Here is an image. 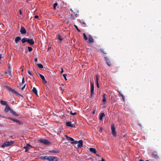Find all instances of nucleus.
I'll return each instance as SVG.
<instances>
[{
  "instance_id": "nucleus-51",
  "label": "nucleus",
  "mask_w": 161,
  "mask_h": 161,
  "mask_svg": "<svg viewBox=\"0 0 161 161\" xmlns=\"http://www.w3.org/2000/svg\"><path fill=\"white\" fill-rule=\"evenodd\" d=\"M97 88H99V83L97 84Z\"/></svg>"
},
{
  "instance_id": "nucleus-54",
  "label": "nucleus",
  "mask_w": 161,
  "mask_h": 161,
  "mask_svg": "<svg viewBox=\"0 0 161 161\" xmlns=\"http://www.w3.org/2000/svg\"><path fill=\"white\" fill-rule=\"evenodd\" d=\"M36 73L37 75H39V74H40L39 73H38L37 72H36Z\"/></svg>"
},
{
  "instance_id": "nucleus-10",
  "label": "nucleus",
  "mask_w": 161,
  "mask_h": 161,
  "mask_svg": "<svg viewBox=\"0 0 161 161\" xmlns=\"http://www.w3.org/2000/svg\"><path fill=\"white\" fill-rule=\"evenodd\" d=\"M104 60L106 61V64L108 66H111V63L109 59L107 57H105Z\"/></svg>"
},
{
  "instance_id": "nucleus-59",
  "label": "nucleus",
  "mask_w": 161,
  "mask_h": 161,
  "mask_svg": "<svg viewBox=\"0 0 161 161\" xmlns=\"http://www.w3.org/2000/svg\"><path fill=\"white\" fill-rule=\"evenodd\" d=\"M140 161H144V160H142V159H140Z\"/></svg>"
},
{
  "instance_id": "nucleus-3",
  "label": "nucleus",
  "mask_w": 161,
  "mask_h": 161,
  "mask_svg": "<svg viewBox=\"0 0 161 161\" xmlns=\"http://www.w3.org/2000/svg\"><path fill=\"white\" fill-rule=\"evenodd\" d=\"M6 87L7 88V89L10 92H12L13 93H14L22 97H23V96H22L21 94H19V93L17 92L14 91V89L11 88L10 87L8 86H6Z\"/></svg>"
},
{
  "instance_id": "nucleus-33",
  "label": "nucleus",
  "mask_w": 161,
  "mask_h": 161,
  "mask_svg": "<svg viewBox=\"0 0 161 161\" xmlns=\"http://www.w3.org/2000/svg\"><path fill=\"white\" fill-rule=\"evenodd\" d=\"M27 47V48L28 49V51L29 52H31L32 51V48L31 47Z\"/></svg>"
},
{
  "instance_id": "nucleus-4",
  "label": "nucleus",
  "mask_w": 161,
  "mask_h": 161,
  "mask_svg": "<svg viewBox=\"0 0 161 161\" xmlns=\"http://www.w3.org/2000/svg\"><path fill=\"white\" fill-rule=\"evenodd\" d=\"M14 142L13 141L6 142L3 144L1 147H8L13 144Z\"/></svg>"
},
{
  "instance_id": "nucleus-45",
  "label": "nucleus",
  "mask_w": 161,
  "mask_h": 161,
  "mask_svg": "<svg viewBox=\"0 0 161 161\" xmlns=\"http://www.w3.org/2000/svg\"><path fill=\"white\" fill-rule=\"evenodd\" d=\"M11 120L14 121L15 122V120H16V119H13V118H9Z\"/></svg>"
},
{
  "instance_id": "nucleus-42",
  "label": "nucleus",
  "mask_w": 161,
  "mask_h": 161,
  "mask_svg": "<svg viewBox=\"0 0 161 161\" xmlns=\"http://www.w3.org/2000/svg\"><path fill=\"white\" fill-rule=\"evenodd\" d=\"M26 84H25L21 88V90H23V89L25 88Z\"/></svg>"
},
{
  "instance_id": "nucleus-12",
  "label": "nucleus",
  "mask_w": 161,
  "mask_h": 161,
  "mask_svg": "<svg viewBox=\"0 0 161 161\" xmlns=\"http://www.w3.org/2000/svg\"><path fill=\"white\" fill-rule=\"evenodd\" d=\"M39 75L42 79V82L44 84H46L47 83V81L45 79L44 76L41 74H39Z\"/></svg>"
},
{
  "instance_id": "nucleus-19",
  "label": "nucleus",
  "mask_w": 161,
  "mask_h": 161,
  "mask_svg": "<svg viewBox=\"0 0 161 161\" xmlns=\"http://www.w3.org/2000/svg\"><path fill=\"white\" fill-rule=\"evenodd\" d=\"M89 151L94 154H96V149L93 148H90L89 149Z\"/></svg>"
},
{
  "instance_id": "nucleus-22",
  "label": "nucleus",
  "mask_w": 161,
  "mask_h": 161,
  "mask_svg": "<svg viewBox=\"0 0 161 161\" xmlns=\"http://www.w3.org/2000/svg\"><path fill=\"white\" fill-rule=\"evenodd\" d=\"M27 38L24 37L22 38L21 40V41L22 43H25V42H27Z\"/></svg>"
},
{
  "instance_id": "nucleus-26",
  "label": "nucleus",
  "mask_w": 161,
  "mask_h": 161,
  "mask_svg": "<svg viewBox=\"0 0 161 161\" xmlns=\"http://www.w3.org/2000/svg\"><path fill=\"white\" fill-rule=\"evenodd\" d=\"M10 112L13 115H14V116H17L18 115H17L15 112H14V110H13L12 109L10 110Z\"/></svg>"
},
{
  "instance_id": "nucleus-48",
  "label": "nucleus",
  "mask_w": 161,
  "mask_h": 161,
  "mask_svg": "<svg viewBox=\"0 0 161 161\" xmlns=\"http://www.w3.org/2000/svg\"><path fill=\"white\" fill-rule=\"evenodd\" d=\"M38 16H37V15H35V16H34V18L35 19H37L38 18Z\"/></svg>"
},
{
  "instance_id": "nucleus-50",
  "label": "nucleus",
  "mask_w": 161,
  "mask_h": 161,
  "mask_svg": "<svg viewBox=\"0 0 161 161\" xmlns=\"http://www.w3.org/2000/svg\"><path fill=\"white\" fill-rule=\"evenodd\" d=\"M103 103L102 104V105L106 103V101H103Z\"/></svg>"
},
{
  "instance_id": "nucleus-55",
  "label": "nucleus",
  "mask_w": 161,
  "mask_h": 161,
  "mask_svg": "<svg viewBox=\"0 0 161 161\" xmlns=\"http://www.w3.org/2000/svg\"><path fill=\"white\" fill-rule=\"evenodd\" d=\"M95 113V111L94 110V111L92 112V114H94Z\"/></svg>"
},
{
  "instance_id": "nucleus-38",
  "label": "nucleus",
  "mask_w": 161,
  "mask_h": 161,
  "mask_svg": "<svg viewBox=\"0 0 161 161\" xmlns=\"http://www.w3.org/2000/svg\"><path fill=\"white\" fill-rule=\"evenodd\" d=\"M98 77L97 76L96 77V84H98Z\"/></svg>"
},
{
  "instance_id": "nucleus-7",
  "label": "nucleus",
  "mask_w": 161,
  "mask_h": 161,
  "mask_svg": "<svg viewBox=\"0 0 161 161\" xmlns=\"http://www.w3.org/2000/svg\"><path fill=\"white\" fill-rule=\"evenodd\" d=\"M20 31L21 34H26V32L25 29L23 26H21Z\"/></svg>"
},
{
  "instance_id": "nucleus-31",
  "label": "nucleus",
  "mask_w": 161,
  "mask_h": 161,
  "mask_svg": "<svg viewBox=\"0 0 161 161\" xmlns=\"http://www.w3.org/2000/svg\"><path fill=\"white\" fill-rule=\"evenodd\" d=\"M0 102L2 105H7L6 101H0Z\"/></svg>"
},
{
  "instance_id": "nucleus-64",
  "label": "nucleus",
  "mask_w": 161,
  "mask_h": 161,
  "mask_svg": "<svg viewBox=\"0 0 161 161\" xmlns=\"http://www.w3.org/2000/svg\"><path fill=\"white\" fill-rule=\"evenodd\" d=\"M146 161H149L148 160H147Z\"/></svg>"
},
{
  "instance_id": "nucleus-63",
  "label": "nucleus",
  "mask_w": 161,
  "mask_h": 161,
  "mask_svg": "<svg viewBox=\"0 0 161 161\" xmlns=\"http://www.w3.org/2000/svg\"><path fill=\"white\" fill-rule=\"evenodd\" d=\"M2 126V125L0 124V126Z\"/></svg>"
},
{
  "instance_id": "nucleus-43",
  "label": "nucleus",
  "mask_w": 161,
  "mask_h": 161,
  "mask_svg": "<svg viewBox=\"0 0 161 161\" xmlns=\"http://www.w3.org/2000/svg\"><path fill=\"white\" fill-rule=\"evenodd\" d=\"M28 74L30 75L31 76H32V74H31V72H30V70H28Z\"/></svg>"
},
{
  "instance_id": "nucleus-14",
  "label": "nucleus",
  "mask_w": 161,
  "mask_h": 161,
  "mask_svg": "<svg viewBox=\"0 0 161 161\" xmlns=\"http://www.w3.org/2000/svg\"><path fill=\"white\" fill-rule=\"evenodd\" d=\"M152 156L153 158H159V156L158 155L157 152L154 151L152 153Z\"/></svg>"
},
{
  "instance_id": "nucleus-40",
  "label": "nucleus",
  "mask_w": 161,
  "mask_h": 161,
  "mask_svg": "<svg viewBox=\"0 0 161 161\" xmlns=\"http://www.w3.org/2000/svg\"><path fill=\"white\" fill-rule=\"evenodd\" d=\"M70 114L72 115H76V112H75V113H72V111L70 112Z\"/></svg>"
},
{
  "instance_id": "nucleus-17",
  "label": "nucleus",
  "mask_w": 161,
  "mask_h": 161,
  "mask_svg": "<svg viewBox=\"0 0 161 161\" xmlns=\"http://www.w3.org/2000/svg\"><path fill=\"white\" fill-rule=\"evenodd\" d=\"M11 110L12 109H11V108L8 106V105H6L5 108L4 109V111L5 112L7 113L9 111H10V110Z\"/></svg>"
},
{
  "instance_id": "nucleus-8",
  "label": "nucleus",
  "mask_w": 161,
  "mask_h": 161,
  "mask_svg": "<svg viewBox=\"0 0 161 161\" xmlns=\"http://www.w3.org/2000/svg\"><path fill=\"white\" fill-rule=\"evenodd\" d=\"M66 125L69 127L75 128V125L74 124H72L70 121H69L66 123Z\"/></svg>"
},
{
  "instance_id": "nucleus-30",
  "label": "nucleus",
  "mask_w": 161,
  "mask_h": 161,
  "mask_svg": "<svg viewBox=\"0 0 161 161\" xmlns=\"http://www.w3.org/2000/svg\"><path fill=\"white\" fill-rule=\"evenodd\" d=\"M83 37H84V39L85 40H88V38L86 36V34L84 33L83 34Z\"/></svg>"
},
{
  "instance_id": "nucleus-20",
  "label": "nucleus",
  "mask_w": 161,
  "mask_h": 161,
  "mask_svg": "<svg viewBox=\"0 0 161 161\" xmlns=\"http://www.w3.org/2000/svg\"><path fill=\"white\" fill-rule=\"evenodd\" d=\"M21 40V38L19 36H17L15 39V42L16 43H17L18 42Z\"/></svg>"
},
{
  "instance_id": "nucleus-15",
  "label": "nucleus",
  "mask_w": 161,
  "mask_h": 161,
  "mask_svg": "<svg viewBox=\"0 0 161 161\" xmlns=\"http://www.w3.org/2000/svg\"><path fill=\"white\" fill-rule=\"evenodd\" d=\"M89 37L88 38V41L90 43H92L94 42V41L93 39L92 38V36L90 35H89Z\"/></svg>"
},
{
  "instance_id": "nucleus-39",
  "label": "nucleus",
  "mask_w": 161,
  "mask_h": 161,
  "mask_svg": "<svg viewBox=\"0 0 161 161\" xmlns=\"http://www.w3.org/2000/svg\"><path fill=\"white\" fill-rule=\"evenodd\" d=\"M70 18L72 19H75V17L72 14L70 15Z\"/></svg>"
},
{
  "instance_id": "nucleus-6",
  "label": "nucleus",
  "mask_w": 161,
  "mask_h": 161,
  "mask_svg": "<svg viewBox=\"0 0 161 161\" xmlns=\"http://www.w3.org/2000/svg\"><path fill=\"white\" fill-rule=\"evenodd\" d=\"M47 160L50 161H57V158L54 156H48Z\"/></svg>"
},
{
  "instance_id": "nucleus-18",
  "label": "nucleus",
  "mask_w": 161,
  "mask_h": 161,
  "mask_svg": "<svg viewBox=\"0 0 161 161\" xmlns=\"http://www.w3.org/2000/svg\"><path fill=\"white\" fill-rule=\"evenodd\" d=\"M65 136L66 137V138L69 141H72V142H74V139L71 137H69V136H67V135H65Z\"/></svg>"
},
{
  "instance_id": "nucleus-21",
  "label": "nucleus",
  "mask_w": 161,
  "mask_h": 161,
  "mask_svg": "<svg viewBox=\"0 0 161 161\" xmlns=\"http://www.w3.org/2000/svg\"><path fill=\"white\" fill-rule=\"evenodd\" d=\"M118 92L119 93L120 96H121L122 97V99L123 101H125V96L123 95V94L122 93L119 91H118Z\"/></svg>"
},
{
  "instance_id": "nucleus-56",
  "label": "nucleus",
  "mask_w": 161,
  "mask_h": 161,
  "mask_svg": "<svg viewBox=\"0 0 161 161\" xmlns=\"http://www.w3.org/2000/svg\"><path fill=\"white\" fill-rule=\"evenodd\" d=\"M82 23L83 24L85 25H86V24L85 22H82Z\"/></svg>"
},
{
  "instance_id": "nucleus-44",
  "label": "nucleus",
  "mask_w": 161,
  "mask_h": 161,
  "mask_svg": "<svg viewBox=\"0 0 161 161\" xmlns=\"http://www.w3.org/2000/svg\"><path fill=\"white\" fill-rule=\"evenodd\" d=\"M25 83L24 78H23L22 80V83L23 84Z\"/></svg>"
},
{
  "instance_id": "nucleus-49",
  "label": "nucleus",
  "mask_w": 161,
  "mask_h": 161,
  "mask_svg": "<svg viewBox=\"0 0 161 161\" xmlns=\"http://www.w3.org/2000/svg\"><path fill=\"white\" fill-rule=\"evenodd\" d=\"M19 14H20V15H21L22 14V11L21 10H19Z\"/></svg>"
},
{
  "instance_id": "nucleus-37",
  "label": "nucleus",
  "mask_w": 161,
  "mask_h": 161,
  "mask_svg": "<svg viewBox=\"0 0 161 161\" xmlns=\"http://www.w3.org/2000/svg\"><path fill=\"white\" fill-rule=\"evenodd\" d=\"M58 5V3H55L53 5V8L55 9L56 7Z\"/></svg>"
},
{
  "instance_id": "nucleus-11",
  "label": "nucleus",
  "mask_w": 161,
  "mask_h": 161,
  "mask_svg": "<svg viewBox=\"0 0 161 161\" xmlns=\"http://www.w3.org/2000/svg\"><path fill=\"white\" fill-rule=\"evenodd\" d=\"M91 95L92 96L94 94V86L93 83H91Z\"/></svg>"
},
{
  "instance_id": "nucleus-23",
  "label": "nucleus",
  "mask_w": 161,
  "mask_h": 161,
  "mask_svg": "<svg viewBox=\"0 0 161 161\" xmlns=\"http://www.w3.org/2000/svg\"><path fill=\"white\" fill-rule=\"evenodd\" d=\"M105 116V114L104 113H101L99 117V119L100 120H101L103 119V117Z\"/></svg>"
},
{
  "instance_id": "nucleus-25",
  "label": "nucleus",
  "mask_w": 161,
  "mask_h": 161,
  "mask_svg": "<svg viewBox=\"0 0 161 161\" xmlns=\"http://www.w3.org/2000/svg\"><path fill=\"white\" fill-rule=\"evenodd\" d=\"M58 38L60 41L59 42H60L63 40L62 37L59 34L58 36Z\"/></svg>"
},
{
  "instance_id": "nucleus-62",
  "label": "nucleus",
  "mask_w": 161,
  "mask_h": 161,
  "mask_svg": "<svg viewBox=\"0 0 161 161\" xmlns=\"http://www.w3.org/2000/svg\"><path fill=\"white\" fill-rule=\"evenodd\" d=\"M89 159H92V160H93L92 158H90Z\"/></svg>"
},
{
  "instance_id": "nucleus-60",
  "label": "nucleus",
  "mask_w": 161,
  "mask_h": 161,
  "mask_svg": "<svg viewBox=\"0 0 161 161\" xmlns=\"http://www.w3.org/2000/svg\"><path fill=\"white\" fill-rule=\"evenodd\" d=\"M96 156H99V155H98V154H96Z\"/></svg>"
},
{
  "instance_id": "nucleus-16",
  "label": "nucleus",
  "mask_w": 161,
  "mask_h": 161,
  "mask_svg": "<svg viewBox=\"0 0 161 161\" xmlns=\"http://www.w3.org/2000/svg\"><path fill=\"white\" fill-rule=\"evenodd\" d=\"M11 70H8L7 71H5V74L7 75L8 76H10V77H12V75L11 74Z\"/></svg>"
},
{
  "instance_id": "nucleus-24",
  "label": "nucleus",
  "mask_w": 161,
  "mask_h": 161,
  "mask_svg": "<svg viewBox=\"0 0 161 161\" xmlns=\"http://www.w3.org/2000/svg\"><path fill=\"white\" fill-rule=\"evenodd\" d=\"M15 122L19 125H22L23 124V123L21 121H19L18 119H16Z\"/></svg>"
},
{
  "instance_id": "nucleus-29",
  "label": "nucleus",
  "mask_w": 161,
  "mask_h": 161,
  "mask_svg": "<svg viewBox=\"0 0 161 161\" xmlns=\"http://www.w3.org/2000/svg\"><path fill=\"white\" fill-rule=\"evenodd\" d=\"M37 66L40 69H42L43 68V66L41 64H37Z\"/></svg>"
},
{
  "instance_id": "nucleus-1",
  "label": "nucleus",
  "mask_w": 161,
  "mask_h": 161,
  "mask_svg": "<svg viewBox=\"0 0 161 161\" xmlns=\"http://www.w3.org/2000/svg\"><path fill=\"white\" fill-rule=\"evenodd\" d=\"M71 143L72 144H76L78 143L77 147L79 148H80L83 146V141L82 140H79L78 142L75 141L74 142H71Z\"/></svg>"
},
{
  "instance_id": "nucleus-52",
  "label": "nucleus",
  "mask_w": 161,
  "mask_h": 161,
  "mask_svg": "<svg viewBox=\"0 0 161 161\" xmlns=\"http://www.w3.org/2000/svg\"><path fill=\"white\" fill-rule=\"evenodd\" d=\"M100 131H101V132L102 131V127H100Z\"/></svg>"
},
{
  "instance_id": "nucleus-47",
  "label": "nucleus",
  "mask_w": 161,
  "mask_h": 161,
  "mask_svg": "<svg viewBox=\"0 0 161 161\" xmlns=\"http://www.w3.org/2000/svg\"><path fill=\"white\" fill-rule=\"evenodd\" d=\"M34 61L36 62H37V58H34Z\"/></svg>"
},
{
  "instance_id": "nucleus-36",
  "label": "nucleus",
  "mask_w": 161,
  "mask_h": 161,
  "mask_svg": "<svg viewBox=\"0 0 161 161\" xmlns=\"http://www.w3.org/2000/svg\"><path fill=\"white\" fill-rule=\"evenodd\" d=\"M74 26L75 28H76V29L77 30V31L78 32H80V31L78 28L77 26L76 25H74Z\"/></svg>"
},
{
  "instance_id": "nucleus-46",
  "label": "nucleus",
  "mask_w": 161,
  "mask_h": 161,
  "mask_svg": "<svg viewBox=\"0 0 161 161\" xmlns=\"http://www.w3.org/2000/svg\"><path fill=\"white\" fill-rule=\"evenodd\" d=\"M61 73L62 74L63 72L64 71L62 68H61Z\"/></svg>"
},
{
  "instance_id": "nucleus-35",
  "label": "nucleus",
  "mask_w": 161,
  "mask_h": 161,
  "mask_svg": "<svg viewBox=\"0 0 161 161\" xmlns=\"http://www.w3.org/2000/svg\"><path fill=\"white\" fill-rule=\"evenodd\" d=\"M105 95H106L105 94H104L103 95V99L102 101H106V98L105 97Z\"/></svg>"
},
{
  "instance_id": "nucleus-61",
  "label": "nucleus",
  "mask_w": 161,
  "mask_h": 161,
  "mask_svg": "<svg viewBox=\"0 0 161 161\" xmlns=\"http://www.w3.org/2000/svg\"><path fill=\"white\" fill-rule=\"evenodd\" d=\"M50 49V47H49L48 48V49L49 50Z\"/></svg>"
},
{
  "instance_id": "nucleus-41",
  "label": "nucleus",
  "mask_w": 161,
  "mask_h": 161,
  "mask_svg": "<svg viewBox=\"0 0 161 161\" xmlns=\"http://www.w3.org/2000/svg\"><path fill=\"white\" fill-rule=\"evenodd\" d=\"M100 51L102 52H103V53L104 54H106V53L104 52V51H103V49H100Z\"/></svg>"
},
{
  "instance_id": "nucleus-2",
  "label": "nucleus",
  "mask_w": 161,
  "mask_h": 161,
  "mask_svg": "<svg viewBox=\"0 0 161 161\" xmlns=\"http://www.w3.org/2000/svg\"><path fill=\"white\" fill-rule=\"evenodd\" d=\"M38 142L40 143H42L45 145H48L51 144V142L48 140L45 139H40L38 140Z\"/></svg>"
},
{
  "instance_id": "nucleus-57",
  "label": "nucleus",
  "mask_w": 161,
  "mask_h": 161,
  "mask_svg": "<svg viewBox=\"0 0 161 161\" xmlns=\"http://www.w3.org/2000/svg\"><path fill=\"white\" fill-rule=\"evenodd\" d=\"M138 125H139V126H141H141H141V125L140 124H138Z\"/></svg>"
},
{
  "instance_id": "nucleus-5",
  "label": "nucleus",
  "mask_w": 161,
  "mask_h": 161,
  "mask_svg": "<svg viewBox=\"0 0 161 161\" xmlns=\"http://www.w3.org/2000/svg\"><path fill=\"white\" fill-rule=\"evenodd\" d=\"M111 129L112 133L114 136H115L116 135V132L115 131V128L114 125V124H112L111 125Z\"/></svg>"
},
{
  "instance_id": "nucleus-32",
  "label": "nucleus",
  "mask_w": 161,
  "mask_h": 161,
  "mask_svg": "<svg viewBox=\"0 0 161 161\" xmlns=\"http://www.w3.org/2000/svg\"><path fill=\"white\" fill-rule=\"evenodd\" d=\"M49 152L51 153H58V152L57 150H50L49 151Z\"/></svg>"
},
{
  "instance_id": "nucleus-58",
  "label": "nucleus",
  "mask_w": 161,
  "mask_h": 161,
  "mask_svg": "<svg viewBox=\"0 0 161 161\" xmlns=\"http://www.w3.org/2000/svg\"><path fill=\"white\" fill-rule=\"evenodd\" d=\"M1 54H0V60L1 59Z\"/></svg>"
},
{
  "instance_id": "nucleus-9",
  "label": "nucleus",
  "mask_w": 161,
  "mask_h": 161,
  "mask_svg": "<svg viewBox=\"0 0 161 161\" xmlns=\"http://www.w3.org/2000/svg\"><path fill=\"white\" fill-rule=\"evenodd\" d=\"M27 42L31 45L34 44V41L32 39H29L27 38Z\"/></svg>"
},
{
  "instance_id": "nucleus-28",
  "label": "nucleus",
  "mask_w": 161,
  "mask_h": 161,
  "mask_svg": "<svg viewBox=\"0 0 161 161\" xmlns=\"http://www.w3.org/2000/svg\"><path fill=\"white\" fill-rule=\"evenodd\" d=\"M48 157V156H41L40 157V158L41 159H47V160Z\"/></svg>"
},
{
  "instance_id": "nucleus-27",
  "label": "nucleus",
  "mask_w": 161,
  "mask_h": 161,
  "mask_svg": "<svg viewBox=\"0 0 161 161\" xmlns=\"http://www.w3.org/2000/svg\"><path fill=\"white\" fill-rule=\"evenodd\" d=\"M32 91L35 94H37V91L35 87H33V89H32Z\"/></svg>"
},
{
  "instance_id": "nucleus-13",
  "label": "nucleus",
  "mask_w": 161,
  "mask_h": 161,
  "mask_svg": "<svg viewBox=\"0 0 161 161\" xmlns=\"http://www.w3.org/2000/svg\"><path fill=\"white\" fill-rule=\"evenodd\" d=\"M32 146L30 145V144H27L26 146L24 147H23L24 149H25V152H26L28 151V149L31 148L32 147Z\"/></svg>"
},
{
  "instance_id": "nucleus-53",
  "label": "nucleus",
  "mask_w": 161,
  "mask_h": 161,
  "mask_svg": "<svg viewBox=\"0 0 161 161\" xmlns=\"http://www.w3.org/2000/svg\"><path fill=\"white\" fill-rule=\"evenodd\" d=\"M105 161L104 158H102V160L101 161Z\"/></svg>"
},
{
  "instance_id": "nucleus-34",
  "label": "nucleus",
  "mask_w": 161,
  "mask_h": 161,
  "mask_svg": "<svg viewBox=\"0 0 161 161\" xmlns=\"http://www.w3.org/2000/svg\"><path fill=\"white\" fill-rule=\"evenodd\" d=\"M63 76L64 78V80H67V79L66 78V76H67V74H64L63 75Z\"/></svg>"
}]
</instances>
